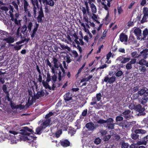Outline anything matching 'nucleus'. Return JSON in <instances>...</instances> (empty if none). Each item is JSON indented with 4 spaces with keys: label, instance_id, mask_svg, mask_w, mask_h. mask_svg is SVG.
<instances>
[{
    "label": "nucleus",
    "instance_id": "6e6552de",
    "mask_svg": "<svg viewBox=\"0 0 148 148\" xmlns=\"http://www.w3.org/2000/svg\"><path fill=\"white\" fill-rule=\"evenodd\" d=\"M119 38L121 42H124L125 44H127V42L128 39L127 35L122 33L119 36Z\"/></svg>",
    "mask_w": 148,
    "mask_h": 148
},
{
    "label": "nucleus",
    "instance_id": "393cba45",
    "mask_svg": "<svg viewBox=\"0 0 148 148\" xmlns=\"http://www.w3.org/2000/svg\"><path fill=\"white\" fill-rule=\"evenodd\" d=\"M136 130L135 132L136 133L140 134H146L147 132V131L146 130L141 129H136L135 128Z\"/></svg>",
    "mask_w": 148,
    "mask_h": 148
},
{
    "label": "nucleus",
    "instance_id": "de8ad7c7",
    "mask_svg": "<svg viewBox=\"0 0 148 148\" xmlns=\"http://www.w3.org/2000/svg\"><path fill=\"white\" fill-rule=\"evenodd\" d=\"M126 68L127 70H130L132 68V65L129 62L127 63L126 65Z\"/></svg>",
    "mask_w": 148,
    "mask_h": 148
},
{
    "label": "nucleus",
    "instance_id": "7ed1b4c3",
    "mask_svg": "<svg viewBox=\"0 0 148 148\" xmlns=\"http://www.w3.org/2000/svg\"><path fill=\"white\" fill-rule=\"evenodd\" d=\"M114 120L111 118H109L106 120V127L108 129H113L114 128L115 124L113 123Z\"/></svg>",
    "mask_w": 148,
    "mask_h": 148
},
{
    "label": "nucleus",
    "instance_id": "cd10ccee",
    "mask_svg": "<svg viewBox=\"0 0 148 148\" xmlns=\"http://www.w3.org/2000/svg\"><path fill=\"white\" fill-rule=\"evenodd\" d=\"M23 5L24 10L28 9L29 5L27 0H23Z\"/></svg>",
    "mask_w": 148,
    "mask_h": 148
},
{
    "label": "nucleus",
    "instance_id": "13d9d810",
    "mask_svg": "<svg viewBox=\"0 0 148 148\" xmlns=\"http://www.w3.org/2000/svg\"><path fill=\"white\" fill-rule=\"evenodd\" d=\"M111 138V136L110 135H108L105 136L103 138V140L104 141L108 140Z\"/></svg>",
    "mask_w": 148,
    "mask_h": 148
},
{
    "label": "nucleus",
    "instance_id": "37998d69",
    "mask_svg": "<svg viewBox=\"0 0 148 148\" xmlns=\"http://www.w3.org/2000/svg\"><path fill=\"white\" fill-rule=\"evenodd\" d=\"M102 97V96L101 93H99L98 94H97L96 95V99L97 101H101Z\"/></svg>",
    "mask_w": 148,
    "mask_h": 148
},
{
    "label": "nucleus",
    "instance_id": "a19ab883",
    "mask_svg": "<svg viewBox=\"0 0 148 148\" xmlns=\"http://www.w3.org/2000/svg\"><path fill=\"white\" fill-rule=\"evenodd\" d=\"M59 44L60 45V47H61V48H62V49H67L69 51H70L71 50V48H70V47H68V46H65L63 45H62L60 44Z\"/></svg>",
    "mask_w": 148,
    "mask_h": 148
},
{
    "label": "nucleus",
    "instance_id": "f704fd0d",
    "mask_svg": "<svg viewBox=\"0 0 148 148\" xmlns=\"http://www.w3.org/2000/svg\"><path fill=\"white\" fill-rule=\"evenodd\" d=\"M129 145L127 143H125L124 142H122L121 144V148H128Z\"/></svg>",
    "mask_w": 148,
    "mask_h": 148
},
{
    "label": "nucleus",
    "instance_id": "f257e3e1",
    "mask_svg": "<svg viewBox=\"0 0 148 148\" xmlns=\"http://www.w3.org/2000/svg\"><path fill=\"white\" fill-rule=\"evenodd\" d=\"M31 1L33 7H37L39 9L37 20L38 23L41 22L42 21V18L44 17L42 7L41 6L40 7H39L38 0H31Z\"/></svg>",
    "mask_w": 148,
    "mask_h": 148
},
{
    "label": "nucleus",
    "instance_id": "473e14b6",
    "mask_svg": "<svg viewBox=\"0 0 148 148\" xmlns=\"http://www.w3.org/2000/svg\"><path fill=\"white\" fill-rule=\"evenodd\" d=\"M92 77V75H89L88 77H85L82 79L80 81L81 82H88Z\"/></svg>",
    "mask_w": 148,
    "mask_h": 148
},
{
    "label": "nucleus",
    "instance_id": "c756f323",
    "mask_svg": "<svg viewBox=\"0 0 148 148\" xmlns=\"http://www.w3.org/2000/svg\"><path fill=\"white\" fill-rule=\"evenodd\" d=\"M27 28L28 30L30 32L31 31L32 27L33 26L32 23L30 21L26 23Z\"/></svg>",
    "mask_w": 148,
    "mask_h": 148
},
{
    "label": "nucleus",
    "instance_id": "423d86ee",
    "mask_svg": "<svg viewBox=\"0 0 148 148\" xmlns=\"http://www.w3.org/2000/svg\"><path fill=\"white\" fill-rule=\"evenodd\" d=\"M134 32L137 37V39L139 40L142 38L141 30L139 28H136L134 30Z\"/></svg>",
    "mask_w": 148,
    "mask_h": 148
},
{
    "label": "nucleus",
    "instance_id": "bf43d9fd",
    "mask_svg": "<svg viewBox=\"0 0 148 148\" xmlns=\"http://www.w3.org/2000/svg\"><path fill=\"white\" fill-rule=\"evenodd\" d=\"M62 132V131L61 130H60L57 131L56 133V136L57 138H58L59 137L60 135L61 134Z\"/></svg>",
    "mask_w": 148,
    "mask_h": 148
},
{
    "label": "nucleus",
    "instance_id": "c85d7f7f",
    "mask_svg": "<svg viewBox=\"0 0 148 148\" xmlns=\"http://www.w3.org/2000/svg\"><path fill=\"white\" fill-rule=\"evenodd\" d=\"M148 35V30L147 28H145L144 31H143V38H141L143 40L145 39L147 36Z\"/></svg>",
    "mask_w": 148,
    "mask_h": 148
},
{
    "label": "nucleus",
    "instance_id": "412c9836",
    "mask_svg": "<svg viewBox=\"0 0 148 148\" xmlns=\"http://www.w3.org/2000/svg\"><path fill=\"white\" fill-rule=\"evenodd\" d=\"M61 145L64 147H67L70 146V143L68 140H64L61 141Z\"/></svg>",
    "mask_w": 148,
    "mask_h": 148
},
{
    "label": "nucleus",
    "instance_id": "ddd939ff",
    "mask_svg": "<svg viewBox=\"0 0 148 148\" xmlns=\"http://www.w3.org/2000/svg\"><path fill=\"white\" fill-rule=\"evenodd\" d=\"M51 121V119H46L45 120L42 121L43 123L41 125L45 128L50 125Z\"/></svg>",
    "mask_w": 148,
    "mask_h": 148
},
{
    "label": "nucleus",
    "instance_id": "052dcab7",
    "mask_svg": "<svg viewBox=\"0 0 148 148\" xmlns=\"http://www.w3.org/2000/svg\"><path fill=\"white\" fill-rule=\"evenodd\" d=\"M66 61L68 63H69L71 61V57L68 55L66 56Z\"/></svg>",
    "mask_w": 148,
    "mask_h": 148
},
{
    "label": "nucleus",
    "instance_id": "79ce46f5",
    "mask_svg": "<svg viewBox=\"0 0 148 148\" xmlns=\"http://www.w3.org/2000/svg\"><path fill=\"white\" fill-rule=\"evenodd\" d=\"M10 106L13 109H18V108H19L18 107V106L17 105H16L14 103H12V102H11Z\"/></svg>",
    "mask_w": 148,
    "mask_h": 148
},
{
    "label": "nucleus",
    "instance_id": "774afa93",
    "mask_svg": "<svg viewBox=\"0 0 148 148\" xmlns=\"http://www.w3.org/2000/svg\"><path fill=\"white\" fill-rule=\"evenodd\" d=\"M92 101L90 103V105H93L97 103V101L96 100L95 98H93L92 99Z\"/></svg>",
    "mask_w": 148,
    "mask_h": 148
},
{
    "label": "nucleus",
    "instance_id": "e433bc0d",
    "mask_svg": "<svg viewBox=\"0 0 148 148\" xmlns=\"http://www.w3.org/2000/svg\"><path fill=\"white\" fill-rule=\"evenodd\" d=\"M11 3L13 5L14 8L16 9V10L17 11H18V5H19V4H18L17 2H16L15 1L12 2Z\"/></svg>",
    "mask_w": 148,
    "mask_h": 148
},
{
    "label": "nucleus",
    "instance_id": "e2e57ef3",
    "mask_svg": "<svg viewBox=\"0 0 148 148\" xmlns=\"http://www.w3.org/2000/svg\"><path fill=\"white\" fill-rule=\"evenodd\" d=\"M106 120L102 119H100L97 121V122L100 124H102L106 123Z\"/></svg>",
    "mask_w": 148,
    "mask_h": 148
},
{
    "label": "nucleus",
    "instance_id": "1a4fd4ad",
    "mask_svg": "<svg viewBox=\"0 0 148 148\" xmlns=\"http://www.w3.org/2000/svg\"><path fill=\"white\" fill-rule=\"evenodd\" d=\"M136 130L134 127H133L131 129L132 133L131 134L132 138L134 140L137 139L139 136L138 133H136L135 132Z\"/></svg>",
    "mask_w": 148,
    "mask_h": 148
},
{
    "label": "nucleus",
    "instance_id": "49530a36",
    "mask_svg": "<svg viewBox=\"0 0 148 148\" xmlns=\"http://www.w3.org/2000/svg\"><path fill=\"white\" fill-rule=\"evenodd\" d=\"M138 63L141 65H145L146 61L144 59H142L139 61Z\"/></svg>",
    "mask_w": 148,
    "mask_h": 148
},
{
    "label": "nucleus",
    "instance_id": "a211bd4d",
    "mask_svg": "<svg viewBox=\"0 0 148 148\" xmlns=\"http://www.w3.org/2000/svg\"><path fill=\"white\" fill-rule=\"evenodd\" d=\"M10 35V33H8L5 31L0 30V36H2L4 38H6Z\"/></svg>",
    "mask_w": 148,
    "mask_h": 148
},
{
    "label": "nucleus",
    "instance_id": "6ab92c4d",
    "mask_svg": "<svg viewBox=\"0 0 148 148\" xmlns=\"http://www.w3.org/2000/svg\"><path fill=\"white\" fill-rule=\"evenodd\" d=\"M27 25H23L22 27L21 32L24 35V36H26L27 34L28 30H27Z\"/></svg>",
    "mask_w": 148,
    "mask_h": 148
},
{
    "label": "nucleus",
    "instance_id": "603ef678",
    "mask_svg": "<svg viewBox=\"0 0 148 148\" xmlns=\"http://www.w3.org/2000/svg\"><path fill=\"white\" fill-rule=\"evenodd\" d=\"M141 72H144L146 70V69L145 66H140L138 69Z\"/></svg>",
    "mask_w": 148,
    "mask_h": 148
},
{
    "label": "nucleus",
    "instance_id": "6e6d98bb",
    "mask_svg": "<svg viewBox=\"0 0 148 148\" xmlns=\"http://www.w3.org/2000/svg\"><path fill=\"white\" fill-rule=\"evenodd\" d=\"M57 77L56 75V74H54V75L52 76V82H56V81Z\"/></svg>",
    "mask_w": 148,
    "mask_h": 148
},
{
    "label": "nucleus",
    "instance_id": "a18cd8bd",
    "mask_svg": "<svg viewBox=\"0 0 148 148\" xmlns=\"http://www.w3.org/2000/svg\"><path fill=\"white\" fill-rule=\"evenodd\" d=\"M53 113L51 112H49L48 114L46 115L45 117V119H51L50 117L51 116L53 115Z\"/></svg>",
    "mask_w": 148,
    "mask_h": 148
},
{
    "label": "nucleus",
    "instance_id": "a878e982",
    "mask_svg": "<svg viewBox=\"0 0 148 148\" xmlns=\"http://www.w3.org/2000/svg\"><path fill=\"white\" fill-rule=\"evenodd\" d=\"M90 7L92 13H95L97 12V10L95 5L94 4H92L90 5Z\"/></svg>",
    "mask_w": 148,
    "mask_h": 148
},
{
    "label": "nucleus",
    "instance_id": "680f3d73",
    "mask_svg": "<svg viewBox=\"0 0 148 148\" xmlns=\"http://www.w3.org/2000/svg\"><path fill=\"white\" fill-rule=\"evenodd\" d=\"M1 9L5 11L6 12H7L9 10V7H7L5 6H3L1 8Z\"/></svg>",
    "mask_w": 148,
    "mask_h": 148
},
{
    "label": "nucleus",
    "instance_id": "864d4df0",
    "mask_svg": "<svg viewBox=\"0 0 148 148\" xmlns=\"http://www.w3.org/2000/svg\"><path fill=\"white\" fill-rule=\"evenodd\" d=\"M20 29V27H19L17 30V32L16 33V35L18 37L19 36H21V38H22V35L21 33L20 32V30L19 29Z\"/></svg>",
    "mask_w": 148,
    "mask_h": 148
},
{
    "label": "nucleus",
    "instance_id": "f3484780",
    "mask_svg": "<svg viewBox=\"0 0 148 148\" xmlns=\"http://www.w3.org/2000/svg\"><path fill=\"white\" fill-rule=\"evenodd\" d=\"M39 26V24H38L36 23V26H34V28L32 30V34L31 35V37L32 38H33L34 37Z\"/></svg>",
    "mask_w": 148,
    "mask_h": 148
},
{
    "label": "nucleus",
    "instance_id": "ea45409f",
    "mask_svg": "<svg viewBox=\"0 0 148 148\" xmlns=\"http://www.w3.org/2000/svg\"><path fill=\"white\" fill-rule=\"evenodd\" d=\"M130 60V58H123V60L121 61V62L122 63H125L128 62Z\"/></svg>",
    "mask_w": 148,
    "mask_h": 148
},
{
    "label": "nucleus",
    "instance_id": "4c0bfd02",
    "mask_svg": "<svg viewBox=\"0 0 148 148\" xmlns=\"http://www.w3.org/2000/svg\"><path fill=\"white\" fill-rule=\"evenodd\" d=\"M121 116H118L116 117V121L117 122L118 121H121L123 120V117L121 116L122 114H120Z\"/></svg>",
    "mask_w": 148,
    "mask_h": 148
},
{
    "label": "nucleus",
    "instance_id": "3c124183",
    "mask_svg": "<svg viewBox=\"0 0 148 148\" xmlns=\"http://www.w3.org/2000/svg\"><path fill=\"white\" fill-rule=\"evenodd\" d=\"M137 144L138 145H146V142L144 140L142 141H138L137 142Z\"/></svg>",
    "mask_w": 148,
    "mask_h": 148
},
{
    "label": "nucleus",
    "instance_id": "09e8293b",
    "mask_svg": "<svg viewBox=\"0 0 148 148\" xmlns=\"http://www.w3.org/2000/svg\"><path fill=\"white\" fill-rule=\"evenodd\" d=\"M7 87L5 84H4L3 86L2 89L4 92L5 93L8 92L7 90Z\"/></svg>",
    "mask_w": 148,
    "mask_h": 148
},
{
    "label": "nucleus",
    "instance_id": "72a5a7b5",
    "mask_svg": "<svg viewBox=\"0 0 148 148\" xmlns=\"http://www.w3.org/2000/svg\"><path fill=\"white\" fill-rule=\"evenodd\" d=\"M46 5H48L51 6H53L54 4V3L52 0H47L46 3Z\"/></svg>",
    "mask_w": 148,
    "mask_h": 148
},
{
    "label": "nucleus",
    "instance_id": "39448f33",
    "mask_svg": "<svg viewBox=\"0 0 148 148\" xmlns=\"http://www.w3.org/2000/svg\"><path fill=\"white\" fill-rule=\"evenodd\" d=\"M143 13L144 16L141 21V23H143L146 21L148 17V8L147 7H144L143 8Z\"/></svg>",
    "mask_w": 148,
    "mask_h": 148
},
{
    "label": "nucleus",
    "instance_id": "f8f14e48",
    "mask_svg": "<svg viewBox=\"0 0 148 148\" xmlns=\"http://www.w3.org/2000/svg\"><path fill=\"white\" fill-rule=\"evenodd\" d=\"M86 127L89 131H92L95 128V127L94 126V124L92 122L87 123L86 125Z\"/></svg>",
    "mask_w": 148,
    "mask_h": 148
},
{
    "label": "nucleus",
    "instance_id": "8fccbe9b",
    "mask_svg": "<svg viewBox=\"0 0 148 148\" xmlns=\"http://www.w3.org/2000/svg\"><path fill=\"white\" fill-rule=\"evenodd\" d=\"M101 142V139L99 138H97L95 140L94 143L97 145H98Z\"/></svg>",
    "mask_w": 148,
    "mask_h": 148
},
{
    "label": "nucleus",
    "instance_id": "f03ea898",
    "mask_svg": "<svg viewBox=\"0 0 148 148\" xmlns=\"http://www.w3.org/2000/svg\"><path fill=\"white\" fill-rule=\"evenodd\" d=\"M29 98L32 97L31 99L33 100H35L36 99H38L40 97L43 96L45 94L44 92L41 89L39 91H38L36 95H35L34 93V96L33 95L32 92H29Z\"/></svg>",
    "mask_w": 148,
    "mask_h": 148
},
{
    "label": "nucleus",
    "instance_id": "0eeeda50",
    "mask_svg": "<svg viewBox=\"0 0 148 148\" xmlns=\"http://www.w3.org/2000/svg\"><path fill=\"white\" fill-rule=\"evenodd\" d=\"M116 79V77L115 76H112L110 78H109L108 76L105 77L104 81L106 82H108L110 84L113 83L114 82Z\"/></svg>",
    "mask_w": 148,
    "mask_h": 148
},
{
    "label": "nucleus",
    "instance_id": "bb28decb",
    "mask_svg": "<svg viewBox=\"0 0 148 148\" xmlns=\"http://www.w3.org/2000/svg\"><path fill=\"white\" fill-rule=\"evenodd\" d=\"M49 82H46V81H45L44 80H42V83L43 86L46 88H48L49 89L51 90V87L49 85L48 83Z\"/></svg>",
    "mask_w": 148,
    "mask_h": 148
},
{
    "label": "nucleus",
    "instance_id": "c9c22d12",
    "mask_svg": "<svg viewBox=\"0 0 148 148\" xmlns=\"http://www.w3.org/2000/svg\"><path fill=\"white\" fill-rule=\"evenodd\" d=\"M44 128L43 126L40 125V127H38L36 129V132L37 134H40V131L43 129Z\"/></svg>",
    "mask_w": 148,
    "mask_h": 148
},
{
    "label": "nucleus",
    "instance_id": "5701e85b",
    "mask_svg": "<svg viewBox=\"0 0 148 148\" xmlns=\"http://www.w3.org/2000/svg\"><path fill=\"white\" fill-rule=\"evenodd\" d=\"M10 10V11L9 12L10 15V17L11 18V20L13 21V16L14 15L13 14V12H14V8L12 6H11V5H10V6L9 7V10Z\"/></svg>",
    "mask_w": 148,
    "mask_h": 148
},
{
    "label": "nucleus",
    "instance_id": "b1692460",
    "mask_svg": "<svg viewBox=\"0 0 148 148\" xmlns=\"http://www.w3.org/2000/svg\"><path fill=\"white\" fill-rule=\"evenodd\" d=\"M148 49H145V50H143L140 52L143 58L145 59L147 58V56L148 55Z\"/></svg>",
    "mask_w": 148,
    "mask_h": 148
},
{
    "label": "nucleus",
    "instance_id": "0e129e2a",
    "mask_svg": "<svg viewBox=\"0 0 148 148\" xmlns=\"http://www.w3.org/2000/svg\"><path fill=\"white\" fill-rule=\"evenodd\" d=\"M86 63H84L82 66L78 70V73H80L82 71V69L84 68V66H85Z\"/></svg>",
    "mask_w": 148,
    "mask_h": 148
},
{
    "label": "nucleus",
    "instance_id": "4d7b16f0",
    "mask_svg": "<svg viewBox=\"0 0 148 148\" xmlns=\"http://www.w3.org/2000/svg\"><path fill=\"white\" fill-rule=\"evenodd\" d=\"M51 80V77L50 74L49 73H47V79L46 80V82H49Z\"/></svg>",
    "mask_w": 148,
    "mask_h": 148
},
{
    "label": "nucleus",
    "instance_id": "dca6fc26",
    "mask_svg": "<svg viewBox=\"0 0 148 148\" xmlns=\"http://www.w3.org/2000/svg\"><path fill=\"white\" fill-rule=\"evenodd\" d=\"M148 100V96L144 95L143 97L140 100V103L143 105H145Z\"/></svg>",
    "mask_w": 148,
    "mask_h": 148
},
{
    "label": "nucleus",
    "instance_id": "4be33fe9",
    "mask_svg": "<svg viewBox=\"0 0 148 148\" xmlns=\"http://www.w3.org/2000/svg\"><path fill=\"white\" fill-rule=\"evenodd\" d=\"M136 110L138 111L139 112H144L145 109L144 108H142V106L140 104L137 105L135 107Z\"/></svg>",
    "mask_w": 148,
    "mask_h": 148
},
{
    "label": "nucleus",
    "instance_id": "c03bdc74",
    "mask_svg": "<svg viewBox=\"0 0 148 148\" xmlns=\"http://www.w3.org/2000/svg\"><path fill=\"white\" fill-rule=\"evenodd\" d=\"M131 55L132 57L135 58H138L139 56V55L136 52H134L131 53Z\"/></svg>",
    "mask_w": 148,
    "mask_h": 148
},
{
    "label": "nucleus",
    "instance_id": "aec40b11",
    "mask_svg": "<svg viewBox=\"0 0 148 148\" xmlns=\"http://www.w3.org/2000/svg\"><path fill=\"white\" fill-rule=\"evenodd\" d=\"M131 112V111L129 110H127L125 111L122 113V114L124 115V118L126 119L130 118L131 117L130 115H127Z\"/></svg>",
    "mask_w": 148,
    "mask_h": 148
},
{
    "label": "nucleus",
    "instance_id": "9d476101",
    "mask_svg": "<svg viewBox=\"0 0 148 148\" xmlns=\"http://www.w3.org/2000/svg\"><path fill=\"white\" fill-rule=\"evenodd\" d=\"M3 40L5 41L6 42L8 43H11L14 42L15 41L14 37L10 35L6 38H4Z\"/></svg>",
    "mask_w": 148,
    "mask_h": 148
},
{
    "label": "nucleus",
    "instance_id": "2f4dec72",
    "mask_svg": "<svg viewBox=\"0 0 148 148\" xmlns=\"http://www.w3.org/2000/svg\"><path fill=\"white\" fill-rule=\"evenodd\" d=\"M24 13H25V15L28 16L29 17H32V15L31 12L28 9L24 10Z\"/></svg>",
    "mask_w": 148,
    "mask_h": 148
},
{
    "label": "nucleus",
    "instance_id": "2eb2a0df",
    "mask_svg": "<svg viewBox=\"0 0 148 148\" xmlns=\"http://www.w3.org/2000/svg\"><path fill=\"white\" fill-rule=\"evenodd\" d=\"M62 71L63 73L62 75V72L60 71H59L58 73V79L59 81H60L62 80V77H64L66 75L65 71L64 69H62Z\"/></svg>",
    "mask_w": 148,
    "mask_h": 148
},
{
    "label": "nucleus",
    "instance_id": "9b49d317",
    "mask_svg": "<svg viewBox=\"0 0 148 148\" xmlns=\"http://www.w3.org/2000/svg\"><path fill=\"white\" fill-rule=\"evenodd\" d=\"M72 95L69 92L66 93L64 96V99L65 101L71 100L72 101Z\"/></svg>",
    "mask_w": 148,
    "mask_h": 148
},
{
    "label": "nucleus",
    "instance_id": "20e7f679",
    "mask_svg": "<svg viewBox=\"0 0 148 148\" xmlns=\"http://www.w3.org/2000/svg\"><path fill=\"white\" fill-rule=\"evenodd\" d=\"M21 132H19L20 134L24 135H28L29 136L30 134V133H32L33 131L32 130L29 128L27 127H25L23 129H22L20 130Z\"/></svg>",
    "mask_w": 148,
    "mask_h": 148
},
{
    "label": "nucleus",
    "instance_id": "338daca9",
    "mask_svg": "<svg viewBox=\"0 0 148 148\" xmlns=\"http://www.w3.org/2000/svg\"><path fill=\"white\" fill-rule=\"evenodd\" d=\"M50 68L51 69V71L52 73L54 74H55L56 73V68L54 66H51V67Z\"/></svg>",
    "mask_w": 148,
    "mask_h": 148
},
{
    "label": "nucleus",
    "instance_id": "7c9ffc66",
    "mask_svg": "<svg viewBox=\"0 0 148 148\" xmlns=\"http://www.w3.org/2000/svg\"><path fill=\"white\" fill-rule=\"evenodd\" d=\"M39 10V9L37 7H33V15L35 18H37V17H36L37 16V10Z\"/></svg>",
    "mask_w": 148,
    "mask_h": 148
},
{
    "label": "nucleus",
    "instance_id": "5fc2aeb1",
    "mask_svg": "<svg viewBox=\"0 0 148 148\" xmlns=\"http://www.w3.org/2000/svg\"><path fill=\"white\" fill-rule=\"evenodd\" d=\"M123 74V72L121 71H118L115 74V75L116 77H119L121 76Z\"/></svg>",
    "mask_w": 148,
    "mask_h": 148
},
{
    "label": "nucleus",
    "instance_id": "4468645a",
    "mask_svg": "<svg viewBox=\"0 0 148 148\" xmlns=\"http://www.w3.org/2000/svg\"><path fill=\"white\" fill-rule=\"evenodd\" d=\"M52 62L54 64V66L56 68L58 69L59 67V64L60 63L58 61V59L56 58L53 57L52 58Z\"/></svg>",
    "mask_w": 148,
    "mask_h": 148
},
{
    "label": "nucleus",
    "instance_id": "69168bd1",
    "mask_svg": "<svg viewBox=\"0 0 148 148\" xmlns=\"http://www.w3.org/2000/svg\"><path fill=\"white\" fill-rule=\"evenodd\" d=\"M101 135L102 136L105 135L107 133V132L106 130H101L100 131Z\"/></svg>",
    "mask_w": 148,
    "mask_h": 148
},
{
    "label": "nucleus",
    "instance_id": "58836bf2",
    "mask_svg": "<svg viewBox=\"0 0 148 148\" xmlns=\"http://www.w3.org/2000/svg\"><path fill=\"white\" fill-rule=\"evenodd\" d=\"M145 90H144V88L140 90H139L138 92V96H142L143 95L145 94Z\"/></svg>",
    "mask_w": 148,
    "mask_h": 148
}]
</instances>
